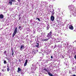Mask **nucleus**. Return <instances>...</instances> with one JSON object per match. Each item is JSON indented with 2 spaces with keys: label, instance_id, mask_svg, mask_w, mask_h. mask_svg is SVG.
I'll return each mask as SVG.
<instances>
[{
  "label": "nucleus",
  "instance_id": "obj_23",
  "mask_svg": "<svg viewBox=\"0 0 76 76\" xmlns=\"http://www.w3.org/2000/svg\"><path fill=\"white\" fill-rule=\"evenodd\" d=\"M56 47H57V45H55L54 47V49L55 48H56Z\"/></svg>",
  "mask_w": 76,
  "mask_h": 76
},
{
  "label": "nucleus",
  "instance_id": "obj_11",
  "mask_svg": "<svg viewBox=\"0 0 76 76\" xmlns=\"http://www.w3.org/2000/svg\"><path fill=\"white\" fill-rule=\"evenodd\" d=\"M57 21L58 23L60 22V19L59 18H58L57 19Z\"/></svg>",
  "mask_w": 76,
  "mask_h": 76
},
{
  "label": "nucleus",
  "instance_id": "obj_4",
  "mask_svg": "<svg viewBox=\"0 0 76 76\" xmlns=\"http://www.w3.org/2000/svg\"><path fill=\"white\" fill-rule=\"evenodd\" d=\"M16 1L15 0H9V3L10 4V5L12 6V2H15Z\"/></svg>",
  "mask_w": 76,
  "mask_h": 76
},
{
  "label": "nucleus",
  "instance_id": "obj_22",
  "mask_svg": "<svg viewBox=\"0 0 76 76\" xmlns=\"http://www.w3.org/2000/svg\"><path fill=\"white\" fill-rule=\"evenodd\" d=\"M25 63H28V60H26V62Z\"/></svg>",
  "mask_w": 76,
  "mask_h": 76
},
{
  "label": "nucleus",
  "instance_id": "obj_17",
  "mask_svg": "<svg viewBox=\"0 0 76 76\" xmlns=\"http://www.w3.org/2000/svg\"><path fill=\"white\" fill-rule=\"evenodd\" d=\"M26 64H27V63L25 62L24 64V66H26Z\"/></svg>",
  "mask_w": 76,
  "mask_h": 76
},
{
  "label": "nucleus",
  "instance_id": "obj_15",
  "mask_svg": "<svg viewBox=\"0 0 76 76\" xmlns=\"http://www.w3.org/2000/svg\"><path fill=\"white\" fill-rule=\"evenodd\" d=\"M69 9L70 10H72V6H69Z\"/></svg>",
  "mask_w": 76,
  "mask_h": 76
},
{
  "label": "nucleus",
  "instance_id": "obj_27",
  "mask_svg": "<svg viewBox=\"0 0 76 76\" xmlns=\"http://www.w3.org/2000/svg\"><path fill=\"white\" fill-rule=\"evenodd\" d=\"M18 2H20V0H18Z\"/></svg>",
  "mask_w": 76,
  "mask_h": 76
},
{
  "label": "nucleus",
  "instance_id": "obj_8",
  "mask_svg": "<svg viewBox=\"0 0 76 76\" xmlns=\"http://www.w3.org/2000/svg\"><path fill=\"white\" fill-rule=\"evenodd\" d=\"M48 40H49V39L48 38L46 39H42V41H43V42H44V41H47Z\"/></svg>",
  "mask_w": 76,
  "mask_h": 76
},
{
  "label": "nucleus",
  "instance_id": "obj_31",
  "mask_svg": "<svg viewBox=\"0 0 76 76\" xmlns=\"http://www.w3.org/2000/svg\"><path fill=\"white\" fill-rule=\"evenodd\" d=\"M28 35L26 36L27 38H28Z\"/></svg>",
  "mask_w": 76,
  "mask_h": 76
},
{
  "label": "nucleus",
  "instance_id": "obj_1",
  "mask_svg": "<svg viewBox=\"0 0 76 76\" xmlns=\"http://www.w3.org/2000/svg\"><path fill=\"white\" fill-rule=\"evenodd\" d=\"M44 70H45V72H46L47 73H48V75L50 76H53L52 74L50 72V70L48 69V68H47V69H46V68H44Z\"/></svg>",
  "mask_w": 76,
  "mask_h": 76
},
{
  "label": "nucleus",
  "instance_id": "obj_29",
  "mask_svg": "<svg viewBox=\"0 0 76 76\" xmlns=\"http://www.w3.org/2000/svg\"><path fill=\"white\" fill-rule=\"evenodd\" d=\"M2 72H4V69H2Z\"/></svg>",
  "mask_w": 76,
  "mask_h": 76
},
{
  "label": "nucleus",
  "instance_id": "obj_7",
  "mask_svg": "<svg viewBox=\"0 0 76 76\" xmlns=\"http://www.w3.org/2000/svg\"><path fill=\"white\" fill-rule=\"evenodd\" d=\"M50 19L51 21H53L54 20V17L53 16H51Z\"/></svg>",
  "mask_w": 76,
  "mask_h": 76
},
{
  "label": "nucleus",
  "instance_id": "obj_16",
  "mask_svg": "<svg viewBox=\"0 0 76 76\" xmlns=\"http://www.w3.org/2000/svg\"><path fill=\"white\" fill-rule=\"evenodd\" d=\"M37 19H38V20H39V22H40V19H39V18H36V20H37Z\"/></svg>",
  "mask_w": 76,
  "mask_h": 76
},
{
  "label": "nucleus",
  "instance_id": "obj_30",
  "mask_svg": "<svg viewBox=\"0 0 76 76\" xmlns=\"http://www.w3.org/2000/svg\"><path fill=\"white\" fill-rule=\"evenodd\" d=\"M21 18L20 17H19V20H20V19Z\"/></svg>",
  "mask_w": 76,
  "mask_h": 76
},
{
  "label": "nucleus",
  "instance_id": "obj_21",
  "mask_svg": "<svg viewBox=\"0 0 76 76\" xmlns=\"http://www.w3.org/2000/svg\"><path fill=\"white\" fill-rule=\"evenodd\" d=\"M10 70V69H9V68H8L7 69V72H9V71Z\"/></svg>",
  "mask_w": 76,
  "mask_h": 76
},
{
  "label": "nucleus",
  "instance_id": "obj_35",
  "mask_svg": "<svg viewBox=\"0 0 76 76\" xmlns=\"http://www.w3.org/2000/svg\"><path fill=\"white\" fill-rule=\"evenodd\" d=\"M20 16V15H19V16Z\"/></svg>",
  "mask_w": 76,
  "mask_h": 76
},
{
  "label": "nucleus",
  "instance_id": "obj_19",
  "mask_svg": "<svg viewBox=\"0 0 76 76\" xmlns=\"http://www.w3.org/2000/svg\"><path fill=\"white\" fill-rule=\"evenodd\" d=\"M21 27H22V26H19L18 28L20 29V28H21Z\"/></svg>",
  "mask_w": 76,
  "mask_h": 76
},
{
  "label": "nucleus",
  "instance_id": "obj_26",
  "mask_svg": "<svg viewBox=\"0 0 76 76\" xmlns=\"http://www.w3.org/2000/svg\"><path fill=\"white\" fill-rule=\"evenodd\" d=\"M51 58H53V56H51Z\"/></svg>",
  "mask_w": 76,
  "mask_h": 76
},
{
  "label": "nucleus",
  "instance_id": "obj_24",
  "mask_svg": "<svg viewBox=\"0 0 76 76\" xmlns=\"http://www.w3.org/2000/svg\"><path fill=\"white\" fill-rule=\"evenodd\" d=\"M4 54H6V50L4 51Z\"/></svg>",
  "mask_w": 76,
  "mask_h": 76
},
{
  "label": "nucleus",
  "instance_id": "obj_20",
  "mask_svg": "<svg viewBox=\"0 0 76 76\" xmlns=\"http://www.w3.org/2000/svg\"><path fill=\"white\" fill-rule=\"evenodd\" d=\"M12 56H13V54H14V53L13 52V50H12Z\"/></svg>",
  "mask_w": 76,
  "mask_h": 76
},
{
  "label": "nucleus",
  "instance_id": "obj_33",
  "mask_svg": "<svg viewBox=\"0 0 76 76\" xmlns=\"http://www.w3.org/2000/svg\"><path fill=\"white\" fill-rule=\"evenodd\" d=\"M7 67H8V68H9V66H7Z\"/></svg>",
  "mask_w": 76,
  "mask_h": 76
},
{
  "label": "nucleus",
  "instance_id": "obj_34",
  "mask_svg": "<svg viewBox=\"0 0 76 76\" xmlns=\"http://www.w3.org/2000/svg\"><path fill=\"white\" fill-rule=\"evenodd\" d=\"M44 72H44V73H45V71H44Z\"/></svg>",
  "mask_w": 76,
  "mask_h": 76
},
{
  "label": "nucleus",
  "instance_id": "obj_2",
  "mask_svg": "<svg viewBox=\"0 0 76 76\" xmlns=\"http://www.w3.org/2000/svg\"><path fill=\"white\" fill-rule=\"evenodd\" d=\"M52 34H53L52 33V31H50L49 33L48 34L47 37L48 38V39H50V38H51Z\"/></svg>",
  "mask_w": 76,
  "mask_h": 76
},
{
  "label": "nucleus",
  "instance_id": "obj_36",
  "mask_svg": "<svg viewBox=\"0 0 76 76\" xmlns=\"http://www.w3.org/2000/svg\"><path fill=\"white\" fill-rule=\"evenodd\" d=\"M20 31H21V29L20 30Z\"/></svg>",
  "mask_w": 76,
  "mask_h": 76
},
{
  "label": "nucleus",
  "instance_id": "obj_25",
  "mask_svg": "<svg viewBox=\"0 0 76 76\" xmlns=\"http://www.w3.org/2000/svg\"><path fill=\"white\" fill-rule=\"evenodd\" d=\"M74 58L75 59H76V55H75L74 56Z\"/></svg>",
  "mask_w": 76,
  "mask_h": 76
},
{
  "label": "nucleus",
  "instance_id": "obj_18",
  "mask_svg": "<svg viewBox=\"0 0 76 76\" xmlns=\"http://www.w3.org/2000/svg\"><path fill=\"white\" fill-rule=\"evenodd\" d=\"M4 64H6V61L5 60L4 61Z\"/></svg>",
  "mask_w": 76,
  "mask_h": 76
},
{
  "label": "nucleus",
  "instance_id": "obj_13",
  "mask_svg": "<svg viewBox=\"0 0 76 76\" xmlns=\"http://www.w3.org/2000/svg\"><path fill=\"white\" fill-rule=\"evenodd\" d=\"M21 72V69L19 67H18V70L17 72Z\"/></svg>",
  "mask_w": 76,
  "mask_h": 76
},
{
  "label": "nucleus",
  "instance_id": "obj_28",
  "mask_svg": "<svg viewBox=\"0 0 76 76\" xmlns=\"http://www.w3.org/2000/svg\"><path fill=\"white\" fill-rule=\"evenodd\" d=\"M72 76H76V75H72Z\"/></svg>",
  "mask_w": 76,
  "mask_h": 76
},
{
  "label": "nucleus",
  "instance_id": "obj_5",
  "mask_svg": "<svg viewBox=\"0 0 76 76\" xmlns=\"http://www.w3.org/2000/svg\"><path fill=\"white\" fill-rule=\"evenodd\" d=\"M69 29H71V30H73V26H72V25H70L69 26Z\"/></svg>",
  "mask_w": 76,
  "mask_h": 76
},
{
  "label": "nucleus",
  "instance_id": "obj_12",
  "mask_svg": "<svg viewBox=\"0 0 76 76\" xmlns=\"http://www.w3.org/2000/svg\"><path fill=\"white\" fill-rule=\"evenodd\" d=\"M35 46H36V47H37V48H39V43H37Z\"/></svg>",
  "mask_w": 76,
  "mask_h": 76
},
{
  "label": "nucleus",
  "instance_id": "obj_3",
  "mask_svg": "<svg viewBox=\"0 0 76 76\" xmlns=\"http://www.w3.org/2000/svg\"><path fill=\"white\" fill-rule=\"evenodd\" d=\"M17 31H18V28H17V27H16L15 28L14 30V33H13V35L12 36V37H15V34H16V33H17Z\"/></svg>",
  "mask_w": 76,
  "mask_h": 76
},
{
  "label": "nucleus",
  "instance_id": "obj_9",
  "mask_svg": "<svg viewBox=\"0 0 76 76\" xmlns=\"http://www.w3.org/2000/svg\"><path fill=\"white\" fill-rule=\"evenodd\" d=\"M50 26L48 24H47V30H48L49 29V28H50Z\"/></svg>",
  "mask_w": 76,
  "mask_h": 76
},
{
  "label": "nucleus",
  "instance_id": "obj_14",
  "mask_svg": "<svg viewBox=\"0 0 76 76\" xmlns=\"http://www.w3.org/2000/svg\"><path fill=\"white\" fill-rule=\"evenodd\" d=\"M54 10H53V11H52L51 12V13H52V16H53V15H54Z\"/></svg>",
  "mask_w": 76,
  "mask_h": 76
},
{
  "label": "nucleus",
  "instance_id": "obj_10",
  "mask_svg": "<svg viewBox=\"0 0 76 76\" xmlns=\"http://www.w3.org/2000/svg\"><path fill=\"white\" fill-rule=\"evenodd\" d=\"M4 18V16L2 14L0 15V18L2 19Z\"/></svg>",
  "mask_w": 76,
  "mask_h": 76
},
{
  "label": "nucleus",
  "instance_id": "obj_6",
  "mask_svg": "<svg viewBox=\"0 0 76 76\" xmlns=\"http://www.w3.org/2000/svg\"><path fill=\"white\" fill-rule=\"evenodd\" d=\"M24 48V45H21L20 47V50L21 51H22L23 50V48Z\"/></svg>",
  "mask_w": 76,
  "mask_h": 76
},
{
  "label": "nucleus",
  "instance_id": "obj_32",
  "mask_svg": "<svg viewBox=\"0 0 76 76\" xmlns=\"http://www.w3.org/2000/svg\"><path fill=\"white\" fill-rule=\"evenodd\" d=\"M0 75H1V73L0 72Z\"/></svg>",
  "mask_w": 76,
  "mask_h": 76
}]
</instances>
